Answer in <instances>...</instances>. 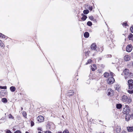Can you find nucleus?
Returning a JSON list of instances; mask_svg holds the SVG:
<instances>
[{
  "label": "nucleus",
  "mask_w": 133,
  "mask_h": 133,
  "mask_svg": "<svg viewBox=\"0 0 133 133\" xmlns=\"http://www.w3.org/2000/svg\"><path fill=\"white\" fill-rule=\"evenodd\" d=\"M44 133H52V132L50 131H46L44 132Z\"/></svg>",
  "instance_id": "nucleus-44"
},
{
  "label": "nucleus",
  "mask_w": 133,
  "mask_h": 133,
  "mask_svg": "<svg viewBox=\"0 0 133 133\" xmlns=\"http://www.w3.org/2000/svg\"><path fill=\"white\" fill-rule=\"evenodd\" d=\"M1 101L2 102L4 103H6L7 102V100L6 98H3L2 99Z\"/></svg>",
  "instance_id": "nucleus-23"
},
{
  "label": "nucleus",
  "mask_w": 133,
  "mask_h": 133,
  "mask_svg": "<svg viewBox=\"0 0 133 133\" xmlns=\"http://www.w3.org/2000/svg\"><path fill=\"white\" fill-rule=\"evenodd\" d=\"M74 91L73 90H69L67 93V96L69 97H70L74 95Z\"/></svg>",
  "instance_id": "nucleus-10"
},
{
  "label": "nucleus",
  "mask_w": 133,
  "mask_h": 133,
  "mask_svg": "<svg viewBox=\"0 0 133 133\" xmlns=\"http://www.w3.org/2000/svg\"><path fill=\"white\" fill-rule=\"evenodd\" d=\"M127 130L129 132H131L133 131V127L128 126L127 128Z\"/></svg>",
  "instance_id": "nucleus-14"
},
{
  "label": "nucleus",
  "mask_w": 133,
  "mask_h": 133,
  "mask_svg": "<svg viewBox=\"0 0 133 133\" xmlns=\"http://www.w3.org/2000/svg\"><path fill=\"white\" fill-rule=\"evenodd\" d=\"M97 72L98 73L102 74V71L100 69H98L97 70Z\"/></svg>",
  "instance_id": "nucleus-38"
},
{
  "label": "nucleus",
  "mask_w": 133,
  "mask_h": 133,
  "mask_svg": "<svg viewBox=\"0 0 133 133\" xmlns=\"http://www.w3.org/2000/svg\"><path fill=\"white\" fill-rule=\"evenodd\" d=\"M90 11L92 10L93 9L92 6H89L88 8Z\"/></svg>",
  "instance_id": "nucleus-39"
},
{
  "label": "nucleus",
  "mask_w": 133,
  "mask_h": 133,
  "mask_svg": "<svg viewBox=\"0 0 133 133\" xmlns=\"http://www.w3.org/2000/svg\"><path fill=\"white\" fill-rule=\"evenodd\" d=\"M7 87L6 86H0V89H6Z\"/></svg>",
  "instance_id": "nucleus-36"
},
{
  "label": "nucleus",
  "mask_w": 133,
  "mask_h": 133,
  "mask_svg": "<svg viewBox=\"0 0 133 133\" xmlns=\"http://www.w3.org/2000/svg\"><path fill=\"white\" fill-rule=\"evenodd\" d=\"M103 75L104 77L107 78L109 76V73L106 72L104 73Z\"/></svg>",
  "instance_id": "nucleus-22"
},
{
  "label": "nucleus",
  "mask_w": 133,
  "mask_h": 133,
  "mask_svg": "<svg viewBox=\"0 0 133 133\" xmlns=\"http://www.w3.org/2000/svg\"><path fill=\"white\" fill-rule=\"evenodd\" d=\"M89 12V10L87 9L83 11V13L84 14H87Z\"/></svg>",
  "instance_id": "nucleus-26"
},
{
  "label": "nucleus",
  "mask_w": 133,
  "mask_h": 133,
  "mask_svg": "<svg viewBox=\"0 0 133 133\" xmlns=\"http://www.w3.org/2000/svg\"><path fill=\"white\" fill-rule=\"evenodd\" d=\"M84 36L85 37L87 38L89 36V34L88 32H86L84 34Z\"/></svg>",
  "instance_id": "nucleus-19"
},
{
  "label": "nucleus",
  "mask_w": 133,
  "mask_h": 133,
  "mask_svg": "<svg viewBox=\"0 0 133 133\" xmlns=\"http://www.w3.org/2000/svg\"><path fill=\"white\" fill-rule=\"evenodd\" d=\"M103 50L102 48H101V47H100L99 48V50H98V51H100V52H102L103 51Z\"/></svg>",
  "instance_id": "nucleus-40"
},
{
  "label": "nucleus",
  "mask_w": 133,
  "mask_h": 133,
  "mask_svg": "<svg viewBox=\"0 0 133 133\" xmlns=\"http://www.w3.org/2000/svg\"><path fill=\"white\" fill-rule=\"evenodd\" d=\"M38 130L40 131H42L41 128H38Z\"/></svg>",
  "instance_id": "nucleus-47"
},
{
  "label": "nucleus",
  "mask_w": 133,
  "mask_h": 133,
  "mask_svg": "<svg viewBox=\"0 0 133 133\" xmlns=\"http://www.w3.org/2000/svg\"><path fill=\"white\" fill-rule=\"evenodd\" d=\"M30 124L31 127L33 126L35 124L34 122L32 121H31Z\"/></svg>",
  "instance_id": "nucleus-34"
},
{
  "label": "nucleus",
  "mask_w": 133,
  "mask_h": 133,
  "mask_svg": "<svg viewBox=\"0 0 133 133\" xmlns=\"http://www.w3.org/2000/svg\"><path fill=\"white\" fill-rule=\"evenodd\" d=\"M92 61V60L91 59H89L88 60L87 62L85 64L87 65L88 64H90L91 63Z\"/></svg>",
  "instance_id": "nucleus-25"
},
{
  "label": "nucleus",
  "mask_w": 133,
  "mask_h": 133,
  "mask_svg": "<svg viewBox=\"0 0 133 133\" xmlns=\"http://www.w3.org/2000/svg\"><path fill=\"white\" fill-rule=\"evenodd\" d=\"M132 66H133V63H132Z\"/></svg>",
  "instance_id": "nucleus-53"
},
{
  "label": "nucleus",
  "mask_w": 133,
  "mask_h": 133,
  "mask_svg": "<svg viewBox=\"0 0 133 133\" xmlns=\"http://www.w3.org/2000/svg\"><path fill=\"white\" fill-rule=\"evenodd\" d=\"M89 18L91 20H93L94 21H95L96 22V20L94 19L93 16H91L89 17Z\"/></svg>",
  "instance_id": "nucleus-27"
},
{
  "label": "nucleus",
  "mask_w": 133,
  "mask_h": 133,
  "mask_svg": "<svg viewBox=\"0 0 133 133\" xmlns=\"http://www.w3.org/2000/svg\"><path fill=\"white\" fill-rule=\"evenodd\" d=\"M9 118L10 119H14V117L12 116L11 114H9L8 115Z\"/></svg>",
  "instance_id": "nucleus-31"
},
{
  "label": "nucleus",
  "mask_w": 133,
  "mask_h": 133,
  "mask_svg": "<svg viewBox=\"0 0 133 133\" xmlns=\"http://www.w3.org/2000/svg\"><path fill=\"white\" fill-rule=\"evenodd\" d=\"M110 75L112 77L113 76L114 73L112 72H110Z\"/></svg>",
  "instance_id": "nucleus-46"
},
{
  "label": "nucleus",
  "mask_w": 133,
  "mask_h": 133,
  "mask_svg": "<svg viewBox=\"0 0 133 133\" xmlns=\"http://www.w3.org/2000/svg\"><path fill=\"white\" fill-rule=\"evenodd\" d=\"M130 118V115L129 114H126L125 116V119L126 121H128Z\"/></svg>",
  "instance_id": "nucleus-16"
},
{
  "label": "nucleus",
  "mask_w": 133,
  "mask_h": 133,
  "mask_svg": "<svg viewBox=\"0 0 133 133\" xmlns=\"http://www.w3.org/2000/svg\"><path fill=\"white\" fill-rule=\"evenodd\" d=\"M8 94V92L6 90H2L0 94V96L1 97H5L7 96Z\"/></svg>",
  "instance_id": "nucleus-9"
},
{
  "label": "nucleus",
  "mask_w": 133,
  "mask_h": 133,
  "mask_svg": "<svg viewBox=\"0 0 133 133\" xmlns=\"http://www.w3.org/2000/svg\"><path fill=\"white\" fill-rule=\"evenodd\" d=\"M122 24L124 27L128 25L127 22H123Z\"/></svg>",
  "instance_id": "nucleus-32"
},
{
  "label": "nucleus",
  "mask_w": 133,
  "mask_h": 133,
  "mask_svg": "<svg viewBox=\"0 0 133 133\" xmlns=\"http://www.w3.org/2000/svg\"><path fill=\"white\" fill-rule=\"evenodd\" d=\"M91 69L92 71H94L96 69L97 67L96 65L95 64H93L91 65Z\"/></svg>",
  "instance_id": "nucleus-13"
},
{
  "label": "nucleus",
  "mask_w": 133,
  "mask_h": 133,
  "mask_svg": "<svg viewBox=\"0 0 133 133\" xmlns=\"http://www.w3.org/2000/svg\"><path fill=\"white\" fill-rule=\"evenodd\" d=\"M90 48L92 50L97 51L96 49L97 48V46L95 43H92L91 45Z\"/></svg>",
  "instance_id": "nucleus-11"
},
{
  "label": "nucleus",
  "mask_w": 133,
  "mask_h": 133,
  "mask_svg": "<svg viewBox=\"0 0 133 133\" xmlns=\"http://www.w3.org/2000/svg\"><path fill=\"white\" fill-rule=\"evenodd\" d=\"M6 133H12V132L10 130H7L6 131Z\"/></svg>",
  "instance_id": "nucleus-43"
},
{
  "label": "nucleus",
  "mask_w": 133,
  "mask_h": 133,
  "mask_svg": "<svg viewBox=\"0 0 133 133\" xmlns=\"http://www.w3.org/2000/svg\"><path fill=\"white\" fill-rule=\"evenodd\" d=\"M23 116L25 118H26L27 114L25 111H23L22 113Z\"/></svg>",
  "instance_id": "nucleus-29"
},
{
  "label": "nucleus",
  "mask_w": 133,
  "mask_h": 133,
  "mask_svg": "<svg viewBox=\"0 0 133 133\" xmlns=\"http://www.w3.org/2000/svg\"><path fill=\"white\" fill-rule=\"evenodd\" d=\"M10 90L11 91L14 92L15 91L16 88L14 86H11L10 87Z\"/></svg>",
  "instance_id": "nucleus-20"
},
{
  "label": "nucleus",
  "mask_w": 133,
  "mask_h": 133,
  "mask_svg": "<svg viewBox=\"0 0 133 133\" xmlns=\"http://www.w3.org/2000/svg\"><path fill=\"white\" fill-rule=\"evenodd\" d=\"M21 131L19 130H17L14 133H21Z\"/></svg>",
  "instance_id": "nucleus-41"
},
{
  "label": "nucleus",
  "mask_w": 133,
  "mask_h": 133,
  "mask_svg": "<svg viewBox=\"0 0 133 133\" xmlns=\"http://www.w3.org/2000/svg\"><path fill=\"white\" fill-rule=\"evenodd\" d=\"M132 45L131 44H129L127 46L126 49L127 51L128 52H131L132 49Z\"/></svg>",
  "instance_id": "nucleus-8"
},
{
  "label": "nucleus",
  "mask_w": 133,
  "mask_h": 133,
  "mask_svg": "<svg viewBox=\"0 0 133 133\" xmlns=\"http://www.w3.org/2000/svg\"><path fill=\"white\" fill-rule=\"evenodd\" d=\"M62 133H69V132L68 130L66 129L63 131Z\"/></svg>",
  "instance_id": "nucleus-35"
},
{
  "label": "nucleus",
  "mask_w": 133,
  "mask_h": 133,
  "mask_svg": "<svg viewBox=\"0 0 133 133\" xmlns=\"http://www.w3.org/2000/svg\"><path fill=\"white\" fill-rule=\"evenodd\" d=\"M122 105L121 104H118L116 105V107L117 109H120L122 107Z\"/></svg>",
  "instance_id": "nucleus-21"
},
{
  "label": "nucleus",
  "mask_w": 133,
  "mask_h": 133,
  "mask_svg": "<svg viewBox=\"0 0 133 133\" xmlns=\"http://www.w3.org/2000/svg\"><path fill=\"white\" fill-rule=\"evenodd\" d=\"M2 37L3 38H6V36L4 34L0 33V37Z\"/></svg>",
  "instance_id": "nucleus-28"
},
{
  "label": "nucleus",
  "mask_w": 133,
  "mask_h": 133,
  "mask_svg": "<svg viewBox=\"0 0 133 133\" xmlns=\"http://www.w3.org/2000/svg\"><path fill=\"white\" fill-rule=\"evenodd\" d=\"M107 92L108 93L107 95L108 96H112L114 94V90L110 88L108 89Z\"/></svg>",
  "instance_id": "nucleus-7"
},
{
  "label": "nucleus",
  "mask_w": 133,
  "mask_h": 133,
  "mask_svg": "<svg viewBox=\"0 0 133 133\" xmlns=\"http://www.w3.org/2000/svg\"><path fill=\"white\" fill-rule=\"evenodd\" d=\"M128 89L127 90V92L130 94L133 93V90H132L133 88V80L130 79L128 81Z\"/></svg>",
  "instance_id": "nucleus-1"
},
{
  "label": "nucleus",
  "mask_w": 133,
  "mask_h": 133,
  "mask_svg": "<svg viewBox=\"0 0 133 133\" xmlns=\"http://www.w3.org/2000/svg\"><path fill=\"white\" fill-rule=\"evenodd\" d=\"M128 38L130 40H133V35L131 33L129 34L128 36Z\"/></svg>",
  "instance_id": "nucleus-15"
},
{
  "label": "nucleus",
  "mask_w": 133,
  "mask_h": 133,
  "mask_svg": "<svg viewBox=\"0 0 133 133\" xmlns=\"http://www.w3.org/2000/svg\"><path fill=\"white\" fill-rule=\"evenodd\" d=\"M124 60L126 61H129L130 59V56L128 55H126L124 57Z\"/></svg>",
  "instance_id": "nucleus-12"
},
{
  "label": "nucleus",
  "mask_w": 133,
  "mask_h": 133,
  "mask_svg": "<svg viewBox=\"0 0 133 133\" xmlns=\"http://www.w3.org/2000/svg\"><path fill=\"white\" fill-rule=\"evenodd\" d=\"M121 133H125V131H122Z\"/></svg>",
  "instance_id": "nucleus-48"
},
{
  "label": "nucleus",
  "mask_w": 133,
  "mask_h": 133,
  "mask_svg": "<svg viewBox=\"0 0 133 133\" xmlns=\"http://www.w3.org/2000/svg\"><path fill=\"white\" fill-rule=\"evenodd\" d=\"M21 110H22L23 109V108H21Z\"/></svg>",
  "instance_id": "nucleus-52"
},
{
  "label": "nucleus",
  "mask_w": 133,
  "mask_h": 133,
  "mask_svg": "<svg viewBox=\"0 0 133 133\" xmlns=\"http://www.w3.org/2000/svg\"><path fill=\"white\" fill-rule=\"evenodd\" d=\"M121 100L125 103L129 104L132 101V99L130 97L128 98V96L125 95H123L122 97Z\"/></svg>",
  "instance_id": "nucleus-2"
},
{
  "label": "nucleus",
  "mask_w": 133,
  "mask_h": 133,
  "mask_svg": "<svg viewBox=\"0 0 133 133\" xmlns=\"http://www.w3.org/2000/svg\"><path fill=\"white\" fill-rule=\"evenodd\" d=\"M132 106H133V104H132Z\"/></svg>",
  "instance_id": "nucleus-54"
},
{
  "label": "nucleus",
  "mask_w": 133,
  "mask_h": 133,
  "mask_svg": "<svg viewBox=\"0 0 133 133\" xmlns=\"http://www.w3.org/2000/svg\"><path fill=\"white\" fill-rule=\"evenodd\" d=\"M130 30L131 32L133 33V26H132L130 28Z\"/></svg>",
  "instance_id": "nucleus-37"
},
{
  "label": "nucleus",
  "mask_w": 133,
  "mask_h": 133,
  "mask_svg": "<svg viewBox=\"0 0 133 133\" xmlns=\"http://www.w3.org/2000/svg\"><path fill=\"white\" fill-rule=\"evenodd\" d=\"M130 118H131V119H133V113L131 114V115H130Z\"/></svg>",
  "instance_id": "nucleus-45"
},
{
  "label": "nucleus",
  "mask_w": 133,
  "mask_h": 133,
  "mask_svg": "<svg viewBox=\"0 0 133 133\" xmlns=\"http://www.w3.org/2000/svg\"><path fill=\"white\" fill-rule=\"evenodd\" d=\"M87 24L89 26H91L92 25V23L91 21H89L87 22Z\"/></svg>",
  "instance_id": "nucleus-30"
},
{
  "label": "nucleus",
  "mask_w": 133,
  "mask_h": 133,
  "mask_svg": "<svg viewBox=\"0 0 133 133\" xmlns=\"http://www.w3.org/2000/svg\"><path fill=\"white\" fill-rule=\"evenodd\" d=\"M25 133H29V132H28V131H26V132H25Z\"/></svg>",
  "instance_id": "nucleus-50"
},
{
  "label": "nucleus",
  "mask_w": 133,
  "mask_h": 133,
  "mask_svg": "<svg viewBox=\"0 0 133 133\" xmlns=\"http://www.w3.org/2000/svg\"><path fill=\"white\" fill-rule=\"evenodd\" d=\"M0 46L4 48L5 47V45L4 44L2 43L1 40L0 39Z\"/></svg>",
  "instance_id": "nucleus-24"
},
{
  "label": "nucleus",
  "mask_w": 133,
  "mask_h": 133,
  "mask_svg": "<svg viewBox=\"0 0 133 133\" xmlns=\"http://www.w3.org/2000/svg\"><path fill=\"white\" fill-rule=\"evenodd\" d=\"M117 129H118V131H117V133H119V132L121 130V129L120 128H117Z\"/></svg>",
  "instance_id": "nucleus-42"
},
{
  "label": "nucleus",
  "mask_w": 133,
  "mask_h": 133,
  "mask_svg": "<svg viewBox=\"0 0 133 133\" xmlns=\"http://www.w3.org/2000/svg\"><path fill=\"white\" fill-rule=\"evenodd\" d=\"M90 51H88L87 52H85V55L86 56H89V54L90 53Z\"/></svg>",
  "instance_id": "nucleus-33"
},
{
  "label": "nucleus",
  "mask_w": 133,
  "mask_h": 133,
  "mask_svg": "<svg viewBox=\"0 0 133 133\" xmlns=\"http://www.w3.org/2000/svg\"><path fill=\"white\" fill-rule=\"evenodd\" d=\"M125 75V79L131 77V75L132 73L131 72H129V70L127 69H125L123 71Z\"/></svg>",
  "instance_id": "nucleus-3"
},
{
  "label": "nucleus",
  "mask_w": 133,
  "mask_h": 133,
  "mask_svg": "<svg viewBox=\"0 0 133 133\" xmlns=\"http://www.w3.org/2000/svg\"><path fill=\"white\" fill-rule=\"evenodd\" d=\"M37 121L39 123L43 122L44 121V117L42 115H39L37 117Z\"/></svg>",
  "instance_id": "nucleus-6"
},
{
  "label": "nucleus",
  "mask_w": 133,
  "mask_h": 133,
  "mask_svg": "<svg viewBox=\"0 0 133 133\" xmlns=\"http://www.w3.org/2000/svg\"><path fill=\"white\" fill-rule=\"evenodd\" d=\"M57 133H62L61 131H58Z\"/></svg>",
  "instance_id": "nucleus-49"
},
{
  "label": "nucleus",
  "mask_w": 133,
  "mask_h": 133,
  "mask_svg": "<svg viewBox=\"0 0 133 133\" xmlns=\"http://www.w3.org/2000/svg\"><path fill=\"white\" fill-rule=\"evenodd\" d=\"M130 109L129 106L127 105H125L123 109V112L124 114H127L130 112Z\"/></svg>",
  "instance_id": "nucleus-4"
},
{
  "label": "nucleus",
  "mask_w": 133,
  "mask_h": 133,
  "mask_svg": "<svg viewBox=\"0 0 133 133\" xmlns=\"http://www.w3.org/2000/svg\"><path fill=\"white\" fill-rule=\"evenodd\" d=\"M81 16H82V17L81 18V19L83 21H85L87 17L86 15H84L83 14H81Z\"/></svg>",
  "instance_id": "nucleus-17"
},
{
  "label": "nucleus",
  "mask_w": 133,
  "mask_h": 133,
  "mask_svg": "<svg viewBox=\"0 0 133 133\" xmlns=\"http://www.w3.org/2000/svg\"><path fill=\"white\" fill-rule=\"evenodd\" d=\"M115 81L114 78L113 77H109L107 80V82L108 84H111L114 83Z\"/></svg>",
  "instance_id": "nucleus-5"
},
{
  "label": "nucleus",
  "mask_w": 133,
  "mask_h": 133,
  "mask_svg": "<svg viewBox=\"0 0 133 133\" xmlns=\"http://www.w3.org/2000/svg\"><path fill=\"white\" fill-rule=\"evenodd\" d=\"M114 88L116 90L119 91L120 89V87L118 84H116L114 86Z\"/></svg>",
  "instance_id": "nucleus-18"
},
{
  "label": "nucleus",
  "mask_w": 133,
  "mask_h": 133,
  "mask_svg": "<svg viewBox=\"0 0 133 133\" xmlns=\"http://www.w3.org/2000/svg\"><path fill=\"white\" fill-rule=\"evenodd\" d=\"M38 133H42L40 131H39Z\"/></svg>",
  "instance_id": "nucleus-51"
}]
</instances>
